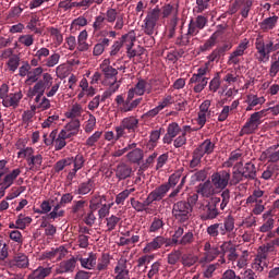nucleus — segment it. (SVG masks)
Listing matches in <instances>:
<instances>
[{"label":"nucleus","instance_id":"1","mask_svg":"<svg viewBox=\"0 0 279 279\" xmlns=\"http://www.w3.org/2000/svg\"><path fill=\"white\" fill-rule=\"evenodd\" d=\"M173 14L174 16L178 14V4H165L161 9L156 7L150 9L147 12V15L144 20V24L142 25V29L146 36H154L156 32V25L160 21V16L163 19H169Z\"/></svg>","mask_w":279,"mask_h":279},{"label":"nucleus","instance_id":"2","mask_svg":"<svg viewBox=\"0 0 279 279\" xmlns=\"http://www.w3.org/2000/svg\"><path fill=\"white\" fill-rule=\"evenodd\" d=\"M114 23L113 28L117 31L123 29L125 25V13L119 12L114 8H108L105 16L98 15L95 19V22L93 24V27L95 32H99V29H104V23Z\"/></svg>","mask_w":279,"mask_h":279},{"label":"nucleus","instance_id":"3","mask_svg":"<svg viewBox=\"0 0 279 279\" xmlns=\"http://www.w3.org/2000/svg\"><path fill=\"white\" fill-rule=\"evenodd\" d=\"M257 170L256 165L252 161L246 162L241 170L235 169L232 171L231 177V186H236L239 182H243V180H256Z\"/></svg>","mask_w":279,"mask_h":279},{"label":"nucleus","instance_id":"4","mask_svg":"<svg viewBox=\"0 0 279 279\" xmlns=\"http://www.w3.org/2000/svg\"><path fill=\"white\" fill-rule=\"evenodd\" d=\"M219 204H221V198L217 196L211 197L206 205L201 204L198 210L202 221H213V219H217V217L221 215L218 207Z\"/></svg>","mask_w":279,"mask_h":279},{"label":"nucleus","instance_id":"5","mask_svg":"<svg viewBox=\"0 0 279 279\" xmlns=\"http://www.w3.org/2000/svg\"><path fill=\"white\" fill-rule=\"evenodd\" d=\"M193 216V207H191V204L186 203V201H178L172 206V217L179 223H186Z\"/></svg>","mask_w":279,"mask_h":279},{"label":"nucleus","instance_id":"6","mask_svg":"<svg viewBox=\"0 0 279 279\" xmlns=\"http://www.w3.org/2000/svg\"><path fill=\"white\" fill-rule=\"evenodd\" d=\"M266 112H267V110H260V111L252 113L251 117L245 122V124L242 126V129L240 131V136H243L245 134L246 135L255 134L256 131L258 130V126L263 123V121H260V119H263V117H265Z\"/></svg>","mask_w":279,"mask_h":279},{"label":"nucleus","instance_id":"7","mask_svg":"<svg viewBox=\"0 0 279 279\" xmlns=\"http://www.w3.org/2000/svg\"><path fill=\"white\" fill-rule=\"evenodd\" d=\"M210 180L215 190L221 192L228 187V184L232 185V173H230V170H220L214 172Z\"/></svg>","mask_w":279,"mask_h":279},{"label":"nucleus","instance_id":"8","mask_svg":"<svg viewBox=\"0 0 279 279\" xmlns=\"http://www.w3.org/2000/svg\"><path fill=\"white\" fill-rule=\"evenodd\" d=\"M125 130L129 133L136 132L138 130V119L134 116L122 119L120 125L116 126V141L125 136Z\"/></svg>","mask_w":279,"mask_h":279},{"label":"nucleus","instance_id":"9","mask_svg":"<svg viewBox=\"0 0 279 279\" xmlns=\"http://www.w3.org/2000/svg\"><path fill=\"white\" fill-rule=\"evenodd\" d=\"M143 101V98H136L134 100V96L128 92L126 99L123 98L121 95H118L116 98V104L118 105V108L120 112H132V110H136L138 106H141V102Z\"/></svg>","mask_w":279,"mask_h":279},{"label":"nucleus","instance_id":"10","mask_svg":"<svg viewBox=\"0 0 279 279\" xmlns=\"http://www.w3.org/2000/svg\"><path fill=\"white\" fill-rule=\"evenodd\" d=\"M170 245H192L195 241V235L192 231H187L184 233V228L178 227L172 235V239L169 240Z\"/></svg>","mask_w":279,"mask_h":279},{"label":"nucleus","instance_id":"11","mask_svg":"<svg viewBox=\"0 0 279 279\" xmlns=\"http://www.w3.org/2000/svg\"><path fill=\"white\" fill-rule=\"evenodd\" d=\"M136 41V36L134 32H129V37L126 39V56L132 60V58H141L143 53H145V48L141 46L134 47V43Z\"/></svg>","mask_w":279,"mask_h":279},{"label":"nucleus","instance_id":"12","mask_svg":"<svg viewBox=\"0 0 279 279\" xmlns=\"http://www.w3.org/2000/svg\"><path fill=\"white\" fill-rule=\"evenodd\" d=\"M162 245H166V247H169L171 245V242H169V239L159 235L153 239L151 242H148L145 247L143 248V254H151V252H156L162 247Z\"/></svg>","mask_w":279,"mask_h":279},{"label":"nucleus","instance_id":"13","mask_svg":"<svg viewBox=\"0 0 279 279\" xmlns=\"http://www.w3.org/2000/svg\"><path fill=\"white\" fill-rule=\"evenodd\" d=\"M145 93H147V95H150L151 84L143 78H140L135 86L129 89V94H132L133 97H135V95H137V97H143Z\"/></svg>","mask_w":279,"mask_h":279},{"label":"nucleus","instance_id":"14","mask_svg":"<svg viewBox=\"0 0 279 279\" xmlns=\"http://www.w3.org/2000/svg\"><path fill=\"white\" fill-rule=\"evenodd\" d=\"M100 70L102 71L106 80H112L110 86H114V84H117V75H119V71L110 65V59H105L102 61Z\"/></svg>","mask_w":279,"mask_h":279},{"label":"nucleus","instance_id":"15","mask_svg":"<svg viewBox=\"0 0 279 279\" xmlns=\"http://www.w3.org/2000/svg\"><path fill=\"white\" fill-rule=\"evenodd\" d=\"M196 193L205 197V199H213L214 195H217V190L214 187L210 180H207L204 183L198 184Z\"/></svg>","mask_w":279,"mask_h":279},{"label":"nucleus","instance_id":"16","mask_svg":"<svg viewBox=\"0 0 279 279\" xmlns=\"http://www.w3.org/2000/svg\"><path fill=\"white\" fill-rule=\"evenodd\" d=\"M248 45H250V41H247V39H244L243 41H241L236 47V49L230 54L228 64H239V62H241L239 58L245 54V51L247 50Z\"/></svg>","mask_w":279,"mask_h":279},{"label":"nucleus","instance_id":"17","mask_svg":"<svg viewBox=\"0 0 279 279\" xmlns=\"http://www.w3.org/2000/svg\"><path fill=\"white\" fill-rule=\"evenodd\" d=\"M77 266V257L62 260L56 268V274H73Z\"/></svg>","mask_w":279,"mask_h":279},{"label":"nucleus","instance_id":"18","mask_svg":"<svg viewBox=\"0 0 279 279\" xmlns=\"http://www.w3.org/2000/svg\"><path fill=\"white\" fill-rule=\"evenodd\" d=\"M116 173V178L119 180V182L123 180H128V178H132V166L125 163V162H120L113 169Z\"/></svg>","mask_w":279,"mask_h":279},{"label":"nucleus","instance_id":"19","mask_svg":"<svg viewBox=\"0 0 279 279\" xmlns=\"http://www.w3.org/2000/svg\"><path fill=\"white\" fill-rule=\"evenodd\" d=\"M68 251L64 246H59L57 248H51L50 251H46L43 256L44 258H48V260H52V263H58V260H62L64 256H66Z\"/></svg>","mask_w":279,"mask_h":279},{"label":"nucleus","instance_id":"20","mask_svg":"<svg viewBox=\"0 0 279 279\" xmlns=\"http://www.w3.org/2000/svg\"><path fill=\"white\" fill-rule=\"evenodd\" d=\"M208 24V17L198 15L195 20H191L189 24L190 34H199V29H204Z\"/></svg>","mask_w":279,"mask_h":279},{"label":"nucleus","instance_id":"21","mask_svg":"<svg viewBox=\"0 0 279 279\" xmlns=\"http://www.w3.org/2000/svg\"><path fill=\"white\" fill-rule=\"evenodd\" d=\"M182 132V129L180 128V124L177 122H172L167 128V133L163 136V143L166 145H171L173 143V138L178 136Z\"/></svg>","mask_w":279,"mask_h":279},{"label":"nucleus","instance_id":"22","mask_svg":"<svg viewBox=\"0 0 279 279\" xmlns=\"http://www.w3.org/2000/svg\"><path fill=\"white\" fill-rule=\"evenodd\" d=\"M46 88L47 87L43 84V81H37L33 88L28 90L29 99H34L35 97V104H38V101L43 99Z\"/></svg>","mask_w":279,"mask_h":279},{"label":"nucleus","instance_id":"23","mask_svg":"<svg viewBox=\"0 0 279 279\" xmlns=\"http://www.w3.org/2000/svg\"><path fill=\"white\" fill-rule=\"evenodd\" d=\"M116 278L114 279H126L130 277V269H128V259H119L114 268Z\"/></svg>","mask_w":279,"mask_h":279},{"label":"nucleus","instance_id":"24","mask_svg":"<svg viewBox=\"0 0 279 279\" xmlns=\"http://www.w3.org/2000/svg\"><path fill=\"white\" fill-rule=\"evenodd\" d=\"M207 234L211 239H217V236H226V234H228V232L226 231V227H225L223 222L222 223L216 222V223L207 227Z\"/></svg>","mask_w":279,"mask_h":279},{"label":"nucleus","instance_id":"25","mask_svg":"<svg viewBox=\"0 0 279 279\" xmlns=\"http://www.w3.org/2000/svg\"><path fill=\"white\" fill-rule=\"evenodd\" d=\"M190 84H196L194 86V93H202V90L208 86V77L193 74L190 78Z\"/></svg>","mask_w":279,"mask_h":279},{"label":"nucleus","instance_id":"26","mask_svg":"<svg viewBox=\"0 0 279 279\" xmlns=\"http://www.w3.org/2000/svg\"><path fill=\"white\" fill-rule=\"evenodd\" d=\"M276 149H278V145L269 147L262 153L260 158H263V160H268L270 165H276V162H279V150Z\"/></svg>","mask_w":279,"mask_h":279},{"label":"nucleus","instance_id":"27","mask_svg":"<svg viewBox=\"0 0 279 279\" xmlns=\"http://www.w3.org/2000/svg\"><path fill=\"white\" fill-rule=\"evenodd\" d=\"M23 99V93L17 92L15 94H9L3 100L2 106L4 108H16L19 106V102Z\"/></svg>","mask_w":279,"mask_h":279},{"label":"nucleus","instance_id":"28","mask_svg":"<svg viewBox=\"0 0 279 279\" xmlns=\"http://www.w3.org/2000/svg\"><path fill=\"white\" fill-rule=\"evenodd\" d=\"M76 258L84 269H93L94 267H97V254L95 253H89L86 258L80 256H76Z\"/></svg>","mask_w":279,"mask_h":279},{"label":"nucleus","instance_id":"29","mask_svg":"<svg viewBox=\"0 0 279 279\" xmlns=\"http://www.w3.org/2000/svg\"><path fill=\"white\" fill-rule=\"evenodd\" d=\"M128 38H129V33L125 35H122L121 38L116 40L113 45L111 46L110 50V56L114 57L118 56V53L121 51V49L124 47H128Z\"/></svg>","mask_w":279,"mask_h":279},{"label":"nucleus","instance_id":"30","mask_svg":"<svg viewBox=\"0 0 279 279\" xmlns=\"http://www.w3.org/2000/svg\"><path fill=\"white\" fill-rule=\"evenodd\" d=\"M21 175V169L16 168L12 170L10 173L5 174L3 181L0 183V186H4V189H10L12 184H14V180Z\"/></svg>","mask_w":279,"mask_h":279},{"label":"nucleus","instance_id":"31","mask_svg":"<svg viewBox=\"0 0 279 279\" xmlns=\"http://www.w3.org/2000/svg\"><path fill=\"white\" fill-rule=\"evenodd\" d=\"M12 263L15 267H19L20 269H25L29 267V257H27V255H25L24 253H16L13 256Z\"/></svg>","mask_w":279,"mask_h":279},{"label":"nucleus","instance_id":"32","mask_svg":"<svg viewBox=\"0 0 279 279\" xmlns=\"http://www.w3.org/2000/svg\"><path fill=\"white\" fill-rule=\"evenodd\" d=\"M263 199H267V196H265V191L260 189H255L246 198V204H263Z\"/></svg>","mask_w":279,"mask_h":279},{"label":"nucleus","instance_id":"33","mask_svg":"<svg viewBox=\"0 0 279 279\" xmlns=\"http://www.w3.org/2000/svg\"><path fill=\"white\" fill-rule=\"evenodd\" d=\"M26 162L29 167V171H39L43 167V155H33L31 158H26Z\"/></svg>","mask_w":279,"mask_h":279},{"label":"nucleus","instance_id":"34","mask_svg":"<svg viewBox=\"0 0 279 279\" xmlns=\"http://www.w3.org/2000/svg\"><path fill=\"white\" fill-rule=\"evenodd\" d=\"M47 276H51V267H38L27 276V279H46Z\"/></svg>","mask_w":279,"mask_h":279},{"label":"nucleus","instance_id":"35","mask_svg":"<svg viewBox=\"0 0 279 279\" xmlns=\"http://www.w3.org/2000/svg\"><path fill=\"white\" fill-rule=\"evenodd\" d=\"M276 25H278V16L274 15L260 22L259 29H262V32H271V29H274Z\"/></svg>","mask_w":279,"mask_h":279},{"label":"nucleus","instance_id":"36","mask_svg":"<svg viewBox=\"0 0 279 279\" xmlns=\"http://www.w3.org/2000/svg\"><path fill=\"white\" fill-rule=\"evenodd\" d=\"M93 189H95V179H88L78 185L76 193L77 195H88Z\"/></svg>","mask_w":279,"mask_h":279},{"label":"nucleus","instance_id":"37","mask_svg":"<svg viewBox=\"0 0 279 279\" xmlns=\"http://www.w3.org/2000/svg\"><path fill=\"white\" fill-rule=\"evenodd\" d=\"M246 112L254 110L255 106H263L265 104V97H258L256 95H248L246 98Z\"/></svg>","mask_w":279,"mask_h":279},{"label":"nucleus","instance_id":"38","mask_svg":"<svg viewBox=\"0 0 279 279\" xmlns=\"http://www.w3.org/2000/svg\"><path fill=\"white\" fill-rule=\"evenodd\" d=\"M219 247L211 248V251H207L203 253V256L199 258L201 265H206V263H213L217 256H219Z\"/></svg>","mask_w":279,"mask_h":279},{"label":"nucleus","instance_id":"39","mask_svg":"<svg viewBox=\"0 0 279 279\" xmlns=\"http://www.w3.org/2000/svg\"><path fill=\"white\" fill-rule=\"evenodd\" d=\"M167 193H169V185H166L165 183L156 187L153 192H150V195L155 199V202H160L163 197H166Z\"/></svg>","mask_w":279,"mask_h":279},{"label":"nucleus","instance_id":"40","mask_svg":"<svg viewBox=\"0 0 279 279\" xmlns=\"http://www.w3.org/2000/svg\"><path fill=\"white\" fill-rule=\"evenodd\" d=\"M83 113H84V108L82 107V105L75 102L74 105H72L70 110L65 112V117L66 119L74 120V119H78V117H82Z\"/></svg>","mask_w":279,"mask_h":279},{"label":"nucleus","instance_id":"41","mask_svg":"<svg viewBox=\"0 0 279 279\" xmlns=\"http://www.w3.org/2000/svg\"><path fill=\"white\" fill-rule=\"evenodd\" d=\"M161 132H162V129L150 132L149 141L146 144V149L151 151V149H154L158 145V141H160Z\"/></svg>","mask_w":279,"mask_h":279},{"label":"nucleus","instance_id":"42","mask_svg":"<svg viewBox=\"0 0 279 279\" xmlns=\"http://www.w3.org/2000/svg\"><path fill=\"white\" fill-rule=\"evenodd\" d=\"M43 66H38L35 69L29 70L28 72V76L26 78V84H36V82H38V80H40V75H43Z\"/></svg>","mask_w":279,"mask_h":279},{"label":"nucleus","instance_id":"43","mask_svg":"<svg viewBox=\"0 0 279 279\" xmlns=\"http://www.w3.org/2000/svg\"><path fill=\"white\" fill-rule=\"evenodd\" d=\"M239 108V100H234L231 106H225L218 116V121L223 122L230 116L231 110H236Z\"/></svg>","mask_w":279,"mask_h":279},{"label":"nucleus","instance_id":"44","mask_svg":"<svg viewBox=\"0 0 279 279\" xmlns=\"http://www.w3.org/2000/svg\"><path fill=\"white\" fill-rule=\"evenodd\" d=\"M110 266V254L104 253L100 258H98V263L96 265L97 271H108V267Z\"/></svg>","mask_w":279,"mask_h":279},{"label":"nucleus","instance_id":"45","mask_svg":"<svg viewBox=\"0 0 279 279\" xmlns=\"http://www.w3.org/2000/svg\"><path fill=\"white\" fill-rule=\"evenodd\" d=\"M193 36H197V34L191 33V28H187L186 34L177 38L175 45H178V47H186L187 45H191V38H193Z\"/></svg>","mask_w":279,"mask_h":279},{"label":"nucleus","instance_id":"46","mask_svg":"<svg viewBox=\"0 0 279 279\" xmlns=\"http://www.w3.org/2000/svg\"><path fill=\"white\" fill-rule=\"evenodd\" d=\"M84 208H86V201H74L71 207V213L72 215H76L77 217H83Z\"/></svg>","mask_w":279,"mask_h":279},{"label":"nucleus","instance_id":"47","mask_svg":"<svg viewBox=\"0 0 279 279\" xmlns=\"http://www.w3.org/2000/svg\"><path fill=\"white\" fill-rule=\"evenodd\" d=\"M143 149L141 148H134L126 155L128 160H130V162H133L134 165H138V162L143 160Z\"/></svg>","mask_w":279,"mask_h":279},{"label":"nucleus","instance_id":"48","mask_svg":"<svg viewBox=\"0 0 279 279\" xmlns=\"http://www.w3.org/2000/svg\"><path fill=\"white\" fill-rule=\"evenodd\" d=\"M196 149L203 156H206V154H213L215 151V144L210 140H205Z\"/></svg>","mask_w":279,"mask_h":279},{"label":"nucleus","instance_id":"49","mask_svg":"<svg viewBox=\"0 0 279 279\" xmlns=\"http://www.w3.org/2000/svg\"><path fill=\"white\" fill-rule=\"evenodd\" d=\"M197 260H199V257H197L195 254L187 253L181 255V263L183 267H193Z\"/></svg>","mask_w":279,"mask_h":279},{"label":"nucleus","instance_id":"50","mask_svg":"<svg viewBox=\"0 0 279 279\" xmlns=\"http://www.w3.org/2000/svg\"><path fill=\"white\" fill-rule=\"evenodd\" d=\"M222 225L225 226V230L227 231V234H234L235 227V219L234 216L229 215L223 219Z\"/></svg>","mask_w":279,"mask_h":279},{"label":"nucleus","instance_id":"51","mask_svg":"<svg viewBox=\"0 0 279 279\" xmlns=\"http://www.w3.org/2000/svg\"><path fill=\"white\" fill-rule=\"evenodd\" d=\"M104 199H106V196H101L99 194L92 196L89 199V210H99L104 205Z\"/></svg>","mask_w":279,"mask_h":279},{"label":"nucleus","instance_id":"52","mask_svg":"<svg viewBox=\"0 0 279 279\" xmlns=\"http://www.w3.org/2000/svg\"><path fill=\"white\" fill-rule=\"evenodd\" d=\"M165 229V220L160 217H154L150 222V227L148 232H160V230Z\"/></svg>","mask_w":279,"mask_h":279},{"label":"nucleus","instance_id":"53","mask_svg":"<svg viewBox=\"0 0 279 279\" xmlns=\"http://www.w3.org/2000/svg\"><path fill=\"white\" fill-rule=\"evenodd\" d=\"M80 120L78 119H74L71 120L65 126L64 129L72 135V136H77V134H80Z\"/></svg>","mask_w":279,"mask_h":279},{"label":"nucleus","instance_id":"54","mask_svg":"<svg viewBox=\"0 0 279 279\" xmlns=\"http://www.w3.org/2000/svg\"><path fill=\"white\" fill-rule=\"evenodd\" d=\"M226 245H228L226 252H229V254L227 255V258L230 263H234V260L239 259L236 247L230 244V242H225L221 247H226Z\"/></svg>","mask_w":279,"mask_h":279},{"label":"nucleus","instance_id":"55","mask_svg":"<svg viewBox=\"0 0 279 279\" xmlns=\"http://www.w3.org/2000/svg\"><path fill=\"white\" fill-rule=\"evenodd\" d=\"M101 136H104L102 131H96L93 135H90L86 142V147H97V143L101 140Z\"/></svg>","mask_w":279,"mask_h":279},{"label":"nucleus","instance_id":"56","mask_svg":"<svg viewBox=\"0 0 279 279\" xmlns=\"http://www.w3.org/2000/svg\"><path fill=\"white\" fill-rule=\"evenodd\" d=\"M39 21L40 19L37 15H33L26 25V29L34 32V34H43V29L37 27Z\"/></svg>","mask_w":279,"mask_h":279},{"label":"nucleus","instance_id":"57","mask_svg":"<svg viewBox=\"0 0 279 279\" xmlns=\"http://www.w3.org/2000/svg\"><path fill=\"white\" fill-rule=\"evenodd\" d=\"M71 165H73V158L68 157V158L57 161L54 163L53 169H54L56 173H60V171H64V168L71 167Z\"/></svg>","mask_w":279,"mask_h":279},{"label":"nucleus","instance_id":"58","mask_svg":"<svg viewBox=\"0 0 279 279\" xmlns=\"http://www.w3.org/2000/svg\"><path fill=\"white\" fill-rule=\"evenodd\" d=\"M276 171H279V167L277 163H269L266 168V170L262 173L263 180H271L274 177V173Z\"/></svg>","mask_w":279,"mask_h":279},{"label":"nucleus","instance_id":"59","mask_svg":"<svg viewBox=\"0 0 279 279\" xmlns=\"http://www.w3.org/2000/svg\"><path fill=\"white\" fill-rule=\"evenodd\" d=\"M160 267H162V264L160 262L153 263L148 270L147 278H158V276H160Z\"/></svg>","mask_w":279,"mask_h":279},{"label":"nucleus","instance_id":"60","mask_svg":"<svg viewBox=\"0 0 279 279\" xmlns=\"http://www.w3.org/2000/svg\"><path fill=\"white\" fill-rule=\"evenodd\" d=\"M180 178H182V170L175 171L173 174L170 175L168 183H165L166 186H168L169 191L173 189L180 182Z\"/></svg>","mask_w":279,"mask_h":279},{"label":"nucleus","instance_id":"61","mask_svg":"<svg viewBox=\"0 0 279 279\" xmlns=\"http://www.w3.org/2000/svg\"><path fill=\"white\" fill-rule=\"evenodd\" d=\"M219 37H217V33L213 34L203 46H201V51H210L215 45H217V40Z\"/></svg>","mask_w":279,"mask_h":279},{"label":"nucleus","instance_id":"62","mask_svg":"<svg viewBox=\"0 0 279 279\" xmlns=\"http://www.w3.org/2000/svg\"><path fill=\"white\" fill-rule=\"evenodd\" d=\"M220 210H226V208L228 207V205L230 204V190L225 189L221 190V194H220Z\"/></svg>","mask_w":279,"mask_h":279},{"label":"nucleus","instance_id":"63","mask_svg":"<svg viewBox=\"0 0 279 279\" xmlns=\"http://www.w3.org/2000/svg\"><path fill=\"white\" fill-rule=\"evenodd\" d=\"M49 53H51L50 50L48 48L43 47L38 50H35L34 58H37L39 62L44 64L47 58H49Z\"/></svg>","mask_w":279,"mask_h":279},{"label":"nucleus","instance_id":"64","mask_svg":"<svg viewBox=\"0 0 279 279\" xmlns=\"http://www.w3.org/2000/svg\"><path fill=\"white\" fill-rule=\"evenodd\" d=\"M48 32L50 36L53 37L56 45H62V43L64 41V37L62 36V33H60V29L56 27H49Z\"/></svg>","mask_w":279,"mask_h":279}]
</instances>
